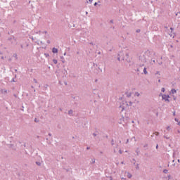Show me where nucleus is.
<instances>
[{
    "instance_id": "50",
    "label": "nucleus",
    "mask_w": 180,
    "mask_h": 180,
    "mask_svg": "<svg viewBox=\"0 0 180 180\" xmlns=\"http://www.w3.org/2000/svg\"><path fill=\"white\" fill-rule=\"evenodd\" d=\"M48 86H49V85H47V84L45 85V86H44L45 89H47V87H48Z\"/></svg>"
},
{
    "instance_id": "10",
    "label": "nucleus",
    "mask_w": 180,
    "mask_h": 180,
    "mask_svg": "<svg viewBox=\"0 0 180 180\" xmlns=\"http://www.w3.org/2000/svg\"><path fill=\"white\" fill-rule=\"evenodd\" d=\"M1 94H8V90L4 89L1 90Z\"/></svg>"
},
{
    "instance_id": "3",
    "label": "nucleus",
    "mask_w": 180,
    "mask_h": 180,
    "mask_svg": "<svg viewBox=\"0 0 180 180\" xmlns=\"http://www.w3.org/2000/svg\"><path fill=\"white\" fill-rule=\"evenodd\" d=\"M130 118L129 117H126L125 118H124V117L122 115V118L120 119V120L122 121H123L124 122V123H127V122L129 121V120Z\"/></svg>"
},
{
    "instance_id": "51",
    "label": "nucleus",
    "mask_w": 180,
    "mask_h": 180,
    "mask_svg": "<svg viewBox=\"0 0 180 180\" xmlns=\"http://www.w3.org/2000/svg\"><path fill=\"white\" fill-rule=\"evenodd\" d=\"M151 62H152V63H154V64H155V60H153V59H151Z\"/></svg>"
},
{
    "instance_id": "37",
    "label": "nucleus",
    "mask_w": 180,
    "mask_h": 180,
    "mask_svg": "<svg viewBox=\"0 0 180 180\" xmlns=\"http://www.w3.org/2000/svg\"><path fill=\"white\" fill-rule=\"evenodd\" d=\"M136 169H139V163H138V164H136Z\"/></svg>"
},
{
    "instance_id": "39",
    "label": "nucleus",
    "mask_w": 180,
    "mask_h": 180,
    "mask_svg": "<svg viewBox=\"0 0 180 180\" xmlns=\"http://www.w3.org/2000/svg\"><path fill=\"white\" fill-rule=\"evenodd\" d=\"M33 81H34V82L35 84H37V79H34Z\"/></svg>"
},
{
    "instance_id": "31",
    "label": "nucleus",
    "mask_w": 180,
    "mask_h": 180,
    "mask_svg": "<svg viewBox=\"0 0 180 180\" xmlns=\"http://www.w3.org/2000/svg\"><path fill=\"white\" fill-rule=\"evenodd\" d=\"M34 122L35 123H39V120H37V118H34Z\"/></svg>"
},
{
    "instance_id": "44",
    "label": "nucleus",
    "mask_w": 180,
    "mask_h": 180,
    "mask_svg": "<svg viewBox=\"0 0 180 180\" xmlns=\"http://www.w3.org/2000/svg\"><path fill=\"white\" fill-rule=\"evenodd\" d=\"M91 161H92V164H95V159H92Z\"/></svg>"
},
{
    "instance_id": "54",
    "label": "nucleus",
    "mask_w": 180,
    "mask_h": 180,
    "mask_svg": "<svg viewBox=\"0 0 180 180\" xmlns=\"http://www.w3.org/2000/svg\"><path fill=\"white\" fill-rule=\"evenodd\" d=\"M136 71L139 72H140V68H137Z\"/></svg>"
},
{
    "instance_id": "33",
    "label": "nucleus",
    "mask_w": 180,
    "mask_h": 180,
    "mask_svg": "<svg viewBox=\"0 0 180 180\" xmlns=\"http://www.w3.org/2000/svg\"><path fill=\"white\" fill-rule=\"evenodd\" d=\"M10 82H16V81H15V78H13Z\"/></svg>"
},
{
    "instance_id": "32",
    "label": "nucleus",
    "mask_w": 180,
    "mask_h": 180,
    "mask_svg": "<svg viewBox=\"0 0 180 180\" xmlns=\"http://www.w3.org/2000/svg\"><path fill=\"white\" fill-rule=\"evenodd\" d=\"M114 141H114L113 139L111 140V146H114V144H115V143H114Z\"/></svg>"
},
{
    "instance_id": "4",
    "label": "nucleus",
    "mask_w": 180,
    "mask_h": 180,
    "mask_svg": "<svg viewBox=\"0 0 180 180\" xmlns=\"http://www.w3.org/2000/svg\"><path fill=\"white\" fill-rule=\"evenodd\" d=\"M52 53H53V54H57V53H58V49H57V48H56V47H53V48L52 49Z\"/></svg>"
},
{
    "instance_id": "20",
    "label": "nucleus",
    "mask_w": 180,
    "mask_h": 180,
    "mask_svg": "<svg viewBox=\"0 0 180 180\" xmlns=\"http://www.w3.org/2000/svg\"><path fill=\"white\" fill-rule=\"evenodd\" d=\"M13 57H15V58H16V60H18V54L14 53V54L13 55Z\"/></svg>"
},
{
    "instance_id": "16",
    "label": "nucleus",
    "mask_w": 180,
    "mask_h": 180,
    "mask_svg": "<svg viewBox=\"0 0 180 180\" xmlns=\"http://www.w3.org/2000/svg\"><path fill=\"white\" fill-rule=\"evenodd\" d=\"M53 64H58V60H57V59H53Z\"/></svg>"
},
{
    "instance_id": "29",
    "label": "nucleus",
    "mask_w": 180,
    "mask_h": 180,
    "mask_svg": "<svg viewBox=\"0 0 180 180\" xmlns=\"http://www.w3.org/2000/svg\"><path fill=\"white\" fill-rule=\"evenodd\" d=\"M174 30H175V28H174V27H170L171 33H172V32H174Z\"/></svg>"
},
{
    "instance_id": "17",
    "label": "nucleus",
    "mask_w": 180,
    "mask_h": 180,
    "mask_svg": "<svg viewBox=\"0 0 180 180\" xmlns=\"http://www.w3.org/2000/svg\"><path fill=\"white\" fill-rule=\"evenodd\" d=\"M72 113H74V111L72 110H70L68 111V115H72Z\"/></svg>"
},
{
    "instance_id": "48",
    "label": "nucleus",
    "mask_w": 180,
    "mask_h": 180,
    "mask_svg": "<svg viewBox=\"0 0 180 180\" xmlns=\"http://www.w3.org/2000/svg\"><path fill=\"white\" fill-rule=\"evenodd\" d=\"M176 112L174 111V112H173V116H176Z\"/></svg>"
},
{
    "instance_id": "46",
    "label": "nucleus",
    "mask_w": 180,
    "mask_h": 180,
    "mask_svg": "<svg viewBox=\"0 0 180 180\" xmlns=\"http://www.w3.org/2000/svg\"><path fill=\"white\" fill-rule=\"evenodd\" d=\"M8 41H11V40H12V37H8Z\"/></svg>"
},
{
    "instance_id": "41",
    "label": "nucleus",
    "mask_w": 180,
    "mask_h": 180,
    "mask_svg": "<svg viewBox=\"0 0 180 180\" xmlns=\"http://www.w3.org/2000/svg\"><path fill=\"white\" fill-rule=\"evenodd\" d=\"M129 106H131V105H133V102L131 101H129Z\"/></svg>"
},
{
    "instance_id": "60",
    "label": "nucleus",
    "mask_w": 180,
    "mask_h": 180,
    "mask_svg": "<svg viewBox=\"0 0 180 180\" xmlns=\"http://www.w3.org/2000/svg\"><path fill=\"white\" fill-rule=\"evenodd\" d=\"M13 96L18 98V96L16 94H13Z\"/></svg>"
},
{
    "instance_id": "22",
    "label": "nucleus",
    "mask_w": 180,
    "mask_h": 180,
    "mask_svg": "<svg viewBox=\"0 0 180 180\" xmlns=\"http://www.w3.org/2000/svg\"><path fill=\"white\" fill-rule=\"evenodd\" d=\"M117 60H119V61H120V54H118V55H117Z\"/></svg>"
},
{
    "instance_id": "24",
    "label": "nucleus",
    "mask_w": 180,
    "mask_h": 180,
    "mask_svg": "<svg viewBox=\"0 0 180 180\" xmlns=\"http://www.w3.org/2000/svg\"><path fill=\"white\" fill-rule=\"evenodd\" d=\"M44 56L47 58V57H50V54L47 53H44Z\"/></svg>"
},
{
    "instance_id": "49",
    "label": "nucleus",
    "mask_w": 180,
    "mask_h": 180,
    "mask_svg": "<svg viewBox=\"0 0 180 180\" xmlns=\"http://www.w3.org/2000/svg\"><path fill=\"white\" fill-rule=\"evenodd\" d=\"M126 57H127V58H129V53H126Z\"/></svg>"
},
{
    "instance_id": "45",
    "label": "nucleus",
    "mask_w": 180,
    "mask_h": 180,
    "mask_svg": "<svg viewBox=\"0 0 180 180\" xmlns=\"http://www.w3.org/2000/svg\"><path fill=\"white\" fill-rule=\"evenodd\" d=\"M46 43H47L48 44H50V43H51V41H50V40H47V41H46Z\"/></svg>"
},
{
    "instance_id": "6",
    "label": "nucleus",
    "mask_w": 180,
    "mask_h": 180,
    "mask_svg": "<svg viewBox=\"0 0 180 180\" xmlns=\"http://www.w3.org/2000/svg\"><path fill=\"white\" fill-rule=\"evenodd\" d=\"M8 148H12L13 150H14V151H16V148H15V145L13 144H8Z\"/></svg>"
},
{
    "instance_id": "26",
    "label": "nucleus",
    "mask_w": 180,
    "mask_h": 180,
    "mask_svg": "<svg viewBox=\"0 0 180 180\" xmlns=\"http://www.w3.org/2000/svg\"><path fill=\"white\" fill-rule=\"evenodd\" d=\"M135 95L136 96H140V93L139 92H135Z\"/></svg>"
},
{
    "instance_id": "38",
    "label": "nucleus",
    "mask_w": 180,
    "mask_h": 180,
    "mask_svg": "<svg viewBox=\"0 0 180 180\" xmlns=\"http://www.w3.org/2000/svg\"><path fill=\"white\" fill-rule=\"evenodd\" d=\"M167 130H171V127L169 126L167 127Z\"/></svg>"
},
{
    "instance_id": "35",
    "label": "nucleus",
    "mask_w": 180,
    "mask_h": 180,
    "mask_svg": "<svg viewBox=\"0 0 180 180\" xmlns=\"http://www.w3.org/2000/svg\"><path fill=\"white\" fill-rule=\"evenodd\" d=\"M174 120H175V122H177V123L179 122V119H178V118H174Z\"/></svg>"
},
{
    "instance_id": "25",
    "label": "nucleus",
    "mask_w": 180,
    "mask_h": 180,
    "mask_svg": "<svg viewBox=\"0 0 180 180\" xmlns=\"http://www.w3.org/2000/svg\"><path fill=\"white\" fill-rule=\"evenodd\" d=\"M130 96H131V93H129V94L127 95V98H130Z\"/></svg>"
},
{
    "instance_id": "36",
    "label": "nucleus",
    "mask_w": 180,
    "mask_h": 180,
    "mask_svg": "<svg viewBox=\"0 0 180 180\" xmlns=\"http://www.w3.org/2000/svg\"><path fill=\"white\" fill-rule=\"evenodd\" d=\"M119 153H120V154H123V151L122 150V149H120V150H119Z\"/></svg>"
},
{
    "instance_id": "9",
    "label": "nucleus",
    "mask_w": 180,
    "mask_h": 180,
    "mask_svg": "<svg viewBox=\"0 0 180 180\" xmlns=\"http://www.w3.org/2000/svg\"><path fill=\"white\" fill-rule=\"evenodd\" d=\"M120 105H122L123 106H124V105H126V106L129 105V104L127 103V101H122Z\"/></svg>"
},
{
    "instance_id": "52",
    "label": "nucleus",
    "mask_w": 180,
    "mask_h": 180,
    "mask_svg": "<svg viewBox=\"0 0 180 180\" xmlns=\"http://www.w3.org/2000/svg\"><path fill=\"white\" fill-rule=\"evenodd\" d=\"M158 144H156V150H158Z\"/></svg>"
},
{
    "instance_id": "34",
    "label": "nucleus",
    "mask_w": 180,
    "mask_h": 180,
    "mask_svg": "<svg viewBox=\"0 0 180 180\" xmlns=\"http://www.w3.org/2000/svg\"><path fill=\"white\" fill-rule=\"evenodd\" d=\"M163 137H164V139H166L167 140H169V137H167V136H164Z\"/></svg>"
},
{
    "instance_id": "8",
    "label": "nucleus",
    "mask_w": 180,
    "mask_h": 180,
    "mask_svg": "<svg viewBox=\"0 0 180 180\" xmlns=\"http://www.w3.org/2000/svg\"><path fill=\"white\" fill-rule=\"evenodd\" d=\"M170 93H172V95H174V94H176V89H172Z\"/></svg>"
},
{
    "instance_id": "47",
    "label": "nucleus",
    "mask_w": 180,
    "mask_h": 180,
    "mask_svg": "<svg viewBox=\"0 0 180 180\" xmlns=\"http://www.w3.org/2000/svg\"><path fill=\"white\" fill-rule=\"evenodd\" d=\"M162 95H164V94H162V93H160V94H159V96H162Z\"/></svg>"
},
{
    "instance_id": "63",
    "label": "nucleus",
    "mask_w": 180,
    "mask_h": 180,
    "mask_svg": "<svg viewBox=\"0 0 180 180\" xmlns=\"http://www.w3.org/2000/svg\"><path fill=\"white\" fill-rule=\"evenodd\" d=\"M178 126H180V121L178 122Z\"/></svg>"
},
{
    "instance_id": "58",
    "label": "nucleus",
    "mask_w": 180,
    "mask_h": 180,
    "mask_svg": "<svg viewBox=\"0 0 180 180\" xmlns=\"http://www.w3.org/2000/svg\"><path fill=\"white\" fill-rule=\"evenodd\" d=\"M42 33H45V34H47V31H44Z\"/></svg>"
},
{
    "instance_id": "43",
    "label": "nucleus",
    "mask_w": 180,
    "mask_h": 180,
    "mask_svg": "<svg viewBox=\"0 0 180 180\" xmlns=\"http://www.w3.org/2000/svg\"><path fill=\"white\" fill-rule=\"evenodd\" d=\"M94 5V6H98V2H95Z\"/></svg>"
},
{
    "instance_id": "30",
    "label": "nucleus",
    "mask_w": 180,
    "mask_h": 180,
    "mask_svg": "<svg viewBox=\"0 0 180 180\" xmlns=\"http://www.w3.org/2000/svg\"><path fill=\"white\" fill-rule=\"evenodd\" d=\"M63 169H65V171H66V172H70V169L63 168Z\"/></svg>"
},
{
    "instance_id": "7",
    "label": "nucleus",
    "mask_w": 180,
    "mask_h": 180,
    "mask_svg": "<svg viewBox=\"0 0 180 180\" xmlns=\"http://www.w3.org/2000/svg\"><path fill=\"white\" fill-rule=\"evenodd\" d=\"M119 108L122 109L121 112H123V110H124L126 109V107H124V105H120L119 106Z\"/></svg>"
},
{
    "instance_id": "12",
    "label": "nucleus",
    "mask_w": 180,
    "mask_h": 180,
    "mask_svg": "<svg viewBox=\"0 0 180 180\" xmlns=\"http://www.w3.org/2000/svg\"><path fill=\"white\" fill-rule=\"evenodd\" d=\"M132 176H133V175L131 174H130V172L127 173V178H129V179H130Z\"/></svg>"
},
{
    "instance_id": "27",
    "label": "nucleus",
    "mask_w": 180,
    "mask_h": 180,
    "mask_svg": "<svg viewBox=\"0 0 180 180\" xmlns=\"http://www.w3.org/2000/svg\"><path fill=\"white\" fill-rule=\"evenodd\" d=\"M161 92H165V88L162 87V88L161 89Z\"/></svg>"
},
{
    "instance_id": "62",
    "label": "nucleus",
    "mask_w": 180,
    "mask_h": 180,
    "mask_svg": "<svg viewBox=\"0 0 180 180\" xmlns=\"http://www.w3.org/2000/svg\"><path fill=\"white\" fill-rule=\"evenodd\" d=\"M177 133H178L179 134H180V130H179V129L177 130Z\"/></svg>"
},
{
    "instance_id": "59",
    "label": "nucleus",
    "mask_w": 180,
    "mask_h": 180,
    "mask_svg": "<svg viewBox=\"0 0 180 180\" xmlns=\"http://www.w3.org/2000/svg\"><path fill=\"white\" fill-rule=\"evenodd\" d=\"M159 65H162V62L159 63Z\"/></svg>"
},
{
    "instance_id": "57",
    "label": "nucleus",
    "mask_w": 180,
    "mask_h": 180,
    "mask_svg": "<svg viewBox=\"0 0 180 180\" xmlns=\"http://www.w3.org/2000/svg\"><path fill=\"white\" fill-rule=\"evenodd\" d=\"M57 68H60V63H58V64L57 65Z\"/></svg>"
},
{
    "instance_id": "42",
    "label": "nucleus",
    "mask_w": 180,
    "mask_h": 180,
    "mask_svg": "<svg viewBox=\"0 0 180 180\" xmlns=\"http://www.w3.org/2000/svg\"><path fill=\"white\" fill-rule=\"evenodd\" d=\"M93 136H94V137H96V136H98V134H96V133H94V134H93Z\"/></svg>"
},
{
    "instance_id": "64",
    "label": "nucleus",
    "mask_w": 180,
    "mask_h": 180,
    "mask_svg": "<svg viewBox=\"0 0 180 180\" xmlns=\"http://www.w3.org/2000/svg\"><path fill=\"white\" fill-rule=\"evenodd\" d=\"M127 143H129V139H127L126 144H127Z\"/></svg>"
},
{
    "instance_id": "14",
    "label": "nucleus",
    "mask_w": 180,
    "mask_h": 180,
    "mask_svg": "<svg viewBox=\"0 0 180 180\" xmlns=\"http://www.w3.org/2000/svg\"><path fill=\"white\" fill-rule=\"evenodd\" d=\"M60 60H62V63L63 64H64L65 63V60H64V56H60Z\"/></svg>"
},
{
    "instance_id": "61",
    "label": "nucleus",
    "mask_w": 180,
    "mask_h": 180,
    "mask_svg": "<svg viewBox=\"0 0 180 180\" xmlns=\"http://www.w3.org/2000/svg\"><path fill=\"white\" fill-rule=\"evenodd\" d=\"M145 155H146V157H148V153H145Z\"/></svg>"
},
{
    "instance_id": "21",
    "label": "nucleus",
    "mask_w": 180,
    "mask_h": 180,
    "mask_svg": "<svg viewBox=\"0 0 180 180\" xmlns=\"http://www.w3.org/2000/svg\"><path fill=\"white\" fill-rule=\"evenodd\" d=\"M172 96L173 97L174 101H176V96H175L174 94H172Z\"/></svg>"
},
{
    "instance_id": "55",
    "label": "nucleus",
    "mask_w": 180,
    "mask_h": 180,
    "mask_svg": "<svg viewBox=\"0 0 180 180\" xmlns=\"http://www.w3.org/2000/svg\"><path fill=\"white\" fill-rule=\"evenodd\" d=\"M121 179H122V180H126V178L122 177Z\"/></svg>"
},
{
    "instance_id": "40",
    "label": "nucleus",
    "mask_w": 180,
    "mask_h": 180,
    "mask_svg": "<svg viewBox=\"0 0 180 180\" xmlns=\"http://www.w3.org/2000/svg\"><path fill=\"white\" fill-rule=\"evenodd\" d=\"M143 147H144V148H146V147H148V144H145L144 146H143Z\"/></svg>"
},
{
    "instance_id": "15",
    "label": "nucleus",
    "mask_w": 180,
    "mask_h": 180,
    "mask_svg": "<svg viewBox=\"0 0 180 180\" xmlns=\"http://www.w3.org/2000/svg\"><path fill=\"white\" fill-rule=\"evenodd\" d=\"M35 164L37 165H38V167H41V162H35Z\"/></svg>"
},
{
    "instance_id": "18",
    "label": "nucleus",
    "mask_w": 180,
    "mask_h": 180,
    "mask_svg": "<svg viewBox=\"0 0 180 180\" xmlns=\"http://www.w3.org/2000/svg\"><path fill=\"white\" fill-rule=\"evenodd\" d=\"M106 178H108L109 180H113V177H112V176H106Z\"/></svg>"
},
{
    "instance_id": "2",
    "label": "nucleus",
    "mask_w": 180,
    "mask_h": 180,
    "mask_svg": "<svg viewBox=\"0 0 180 180\" xmlns=\"http://www.w3.org/2000/svg\"><path fill=\"white\" fill-rule=\"evenodd\" d=\"M139 60L141 61V63H147V60H146V55L140 56Z\"/></svg>"
},
{
    "instance_id": "11",
    "label": "nucleus",
    "mask_w": 180,
    "mask_h": 180,
    "mask_svg": "<svg viewBox=\"0 0 180 180\" xmlns=\"http://www.w3.org/2000/svg\"><path fill=\"white\" fill-rule=\"evenodd\" d=\"M143 74H145V75H147V74H148V72H147V68H143Z\"/></svg>"
},
{
    "instance_id": "13",
    "label": "nucleus",
    "mask_w": 180,
    "mask_h": 180,
    "mask_svg": "<svg viewBox=\"0 0 180 180\" xmlns=\"http://www.w3.org/2000/svg\"><path fill=\"white\" fill-rule=\"evenodd\" d=\"M63 72V75H65V77H67V75L68 74L67 72V70L64 69V71Z\"/></svg>"
},
{
    "instance_id": "56",
    "label": "nucleus",
    "mask_w": 180,
    "mask_h": 180,
    "mask_svg": "<svg viewBox=\"0 0 180 180\" xmlns=\"http://www.w3.org/2000/svg\"><path fill=\"white\" fill-rule=\"evenodd\" d=\"M110 23H113V20H110Z\"/></svg>"
},
{
    "instance_id": "53",
    "label": "nucleus",
    "mask_w": 180,
    "mask_h": 180,
    "mask_svg": "<svg viewBox=\"0 0 180 180\" xmlns=\"http://www.w3.org/2000/svg\"><path fill=\"white\" fill-rule=\"evenodd\" d=\"M86 150H91V147L87 146Z\"/></svg>"
},
{
    "instance_id": "1",
    "label": "nucleus",
    "mask_w": 180,
    "mask_h": 180,
    "mask_svg": "<svg viewBox=\"0 0 180 180\" xmlns=\"http://www.w3.org/2000/svg\"><path fill=\"white\" fill-rule=\"evenodd\" d=\"M169 98H171V96H169L168 94H163L162 101H165L166 103H169V102H171Z\"/></svg>"
},
{
    "instance_id": "19",
    "label": "nucleus",
    "mask_w": 180,
    "mask_h": 180,
    "mask_svg": "<svg viewBox=\"0 0 180 180\" xmlns=\"http://www.w3.org/2000/svg\"><path fill=\"white\" fill-rule=\"evenodd\" d=\"M163 174H168V169H165L163 170Z\"/></svg>"
},
{
    "instance_id": "5",
    "label": "nucleus",
    "mask_w": 180,
    "mask_h": 180,
    "mask_svg": "<svg viewBox=\"0 0 180 180\" xmlns=\"http://www.w3.org/2000/svg\"><path fill=\"white\" fill-rule=\"evenodd\" d=\"M146 56H148V57H150V56H151L153 54V52L150 51V50H147L145 52Z\"/></svg>"
},
{
    "instance_id": "28",
    "label": "nucleus",
    "mask_w": 180,
    "mask_h": 180,
    "mask_svg": "<svg viewBox=\"0 0 180 180\" xmlns=\"http://www.w3.org/2000/svg\"><path fill=\"white\" fill-rule=\"evenodd\" d=\"M140 32H141V30H140V29H137L136 31V33H140Z\"/></svg>"
},
{
    "instance_id": "23",
    "label": "nucleus",
    "mask_w": 180,
    "mask_h": 180,
    "mask_svg": "<svg viewBox=\"0 0 180 180\" xmlns=\"http://www.w3.org/2000/svg\"><path fill=\"white\" fill-rule=\"evenodd\" d=\"M154 134H155V136H160V132L155 131V132L154 133Z\"/></svg>"
}]
</instances>
